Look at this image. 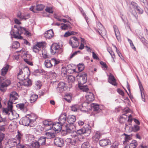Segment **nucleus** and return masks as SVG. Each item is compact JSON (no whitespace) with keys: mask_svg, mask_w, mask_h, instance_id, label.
I'll list each match as a JSON object with an SVG mask.
<instances>
[{"mask_svg":"<svg viewBox=\"0 0 148 148\" xmlns=\"http://www.w3.org/2000/svg\"><path fill=\"white\" fill-rule=\"evenodd\" d=\"M14 28L15 29L12 30L10 32L11 38H12L13 36L16 38L21 39L23 37L21 35L23 34L28 36L31 35V33L25 27L15 25L14 26Z\"/></svg>","mask_w":148,"mask_h":148,"instance_id":"obj_1","label":"nucleus"},{"mask_svg":"<svg viewBox=\"0 0 148 148\" xmlns=\"http://www.w3.org/2000/svg\"><path fill=\"white\" fill-rule=\"evenodd\" d=\"M77 77L79 80L78 84L79 88L83 92H87L89 90L87 86L83 85L86 82L87 74L86 73H82L78 74Z\"/></svg>","mask_w":148,"mask_h":148,"instance_id":"obj_2","label":"nucleus"},{"mask_svg":"<svg viewBox=\"0 0 148 148\" xmlns=\"http://www.w3.org/2000/svg\"><path fill=\"white\" fill-rule=\"evenodd\" d=\"M76 117L74 115L69 116L67 118L66 120L69 124H66L65 125H63L65 127V130L68 133H71L72 132V128L73 123L76 121Z\"/></svg>","mask_w":148,"mask_h":148,"instance_id":"obj_3","label":"nucleus"},{"mask_svg":"<svg viewBox=\"0 0 148 148\" xmlns=\"http://www.w3.org/2000/svg\"><path fill=\"white\" fill-rule=\"evenodd\" d=\"M59 44L55 43L52 45L51 47V52L53 55L56 53L59 54L63 51V49Z\"/></svg>","mask_w":148,"mask_h":148,"instance_id":"obj_4","label":"nucleus"},{"mask_svg":"<svg viewBox=\"0 0 148 148\" xmlns=\"http://www.w3.org/2000/svg\"><path fill=\"white\" fill-rule=\"evenodd\" d=\"M0 82L2 83L0 86V90L2 92H5L6 90V87L10 84L11 82L10 80L1 77H0Z\"/></svg>","mask_w":148,"mask_h":148,"instance_id":"obj_5","label":"nucleus"},{"mask_svg":"<svg viewBox=\"0 0 148 148\" xmlns=\"http://www.w3.org/2000/svg\"><path fill=\"white\" fill-rule=\"evenodd\" d=\"M22 135L18 131V134L16 137V140L15 139H13L12 141L16 143V147L17 148H25V147L22 145L20 143V141L21 139Z\"/></svg>","mask_w":148,"mask_h":148,"instance_id":"obj_6","label":"nucleus"},{"mask_svg":"<svg viewBox=\"0 0 148 148\" xmlns=\"http://www.w3.org/2000/svg\"><path fill=\"white\" fill-rule=\"evenodd\" d=\"M60 62V61L58 60L55 58H52L51 60H46L44 62V64L46 67L50 68L53 66L52 63H54V66H55Z\"/></svg>","mask_w":148,"mask_h":148,"instance_id":"obj_7","label":"nucleus"},{"mask_svg":"<svg viewBox=\"0 0 148 148\" xmlns=\"http://www.w3.org/2000/svg\"><path fill=\"white\" fill-rule=\"evenodd\" d=\"M20 53L22 52V53L23 54V55H21V57L24 60V61L28 64L31 66L33 65V64L31 61L32 60L31 56L29 54H26L23 49L20 50Z\"/></svg>","mask_w":148,"mask_h":148,"instance_id":"obj_8","label":"nucleus"},{"mask_svg":"<svg viewBox=\"0 0 148 148\" xmlns=\"http://www.w3.org/2000/svg\"><path fill=\"white\" fill-rule=\"evenodd\" d=\"M63 125H63L61 124L59 122H56L52 123L51 126V129L55 132L60 130L62 129L63 131H66L64 130L65 129V127L63 126Z\"/></svg>","mask_w":148,"mask_h":148,"instance_id":"obj_9","label":"nucleus"},{"mask_svg":"<svg viewBox=\"0 0 148 148\" xmlns=\"http://www.w3.org/2000/svg\"><path fill=\"white\" fill-rule=\"evenodd\" d=\"M36 121V119H31L27 116L23 117L20 121L19 123L24 126H28L30 123H32Z\"/></svg>","mask_w":148,"mask_h":148,"instance_id":"obj_10","label":"nucleus"},{"mask_svg":"<svg viewBox=\"0 0 148 148\" xmlns=\"http://www.w3.org/2000/svg\"><path fill=\"white\" fill-rule=\"evenodd\" d=\"M29 71V69L27 67H25L22 69H19V72L17 73V78L20 80L23 81L25 79V71Z\"/></svg>","mask_w":148,"mask_h":148,"instance_id":"obj_11","label":"nucleus"},{"mask_svg":"<svg viewBox=\"0 0 148 148\" xmlns=\"http://www.w3.org/2000/svg\"><path fill=\"white\" fill-rule=\"evenodd\" d=\"M69 43L73 48H77L79 45L78 40L75 37L71 38V40L69 41Z\"/></svg>","mask_w":148,"mask_h":148,"instance_id":"obj_12","label":"nucleus"},{"mask_svg":"<svg viewBox=\"0 0 148 148\" xmlns=\"http://www.w3.org/2000/svg\"><path fill=\"white\" fill-rule=\"evenodd\" d=\"M90 132V129L89 127H88L87 126L86 127H84L82 129L77 130L76 132L77 134L79 135H81L85 133L89 134Z\"/></svg>","mask_w":148,"mask_h":148,"instance_id":"obj_13","label":"nucleus"},{"mask_svg":"<svg viewBox=\"0 0 148 148\" xmlns=\"http://www.w3.org/2000/svg\"><path fill=\"white\" fill-rule=\"evenodd\" d=\"M66 84L64 82H60L58 84L56 89L57 91L59 92H61L65 90Z\"/></svg>","mask_w":148,"mask_h":148,"instance_id":"obj_14","label":"nucleus"},{"mask_svg":"<svg viewBox=\"0 0 148 148\" xmlns=\"http://www.w3.org/2000/svg\"><path fill=\"white\" fill-rule=\"evenodd\" d=\"M54 143L57 146L61 147L64 145V142L63 140L61 138L57 137L54 140Z\"/></svg>","mask_w":148,"mask_h":148,"instance_id":"obj_15","label":"nucleus"},{"mask_svg":"<svg viewBox=\"0 0 148 148\" xmlns=\"http://www.w3.org/2000/svg\"><path fill=\"white\" fill-rule=\"evenodd\" d=\"M100 145L101 147H104L111 144V142L108 139H106L100 140L99 142Z\"/></svg>","mask_w":148,"mask_h":148,"instance_id":"obj_16","label":"nucleus"},{"mask_svg":"<svg viewBox=\"0 0 148 148\" xmlns=\"http://www.w3.org/2000/svg\"><path fill=\"white\" fill-rule=\"evenodd\" d=\"M85 97L88 102L93 101L95 99L94 95L93 94L90 92H87L85 95Z\"/></svg>","mask_w":148,"mask_h":148,"instance_id":"obj_17","label":"nucleus"},{"mask_svg":"<svg viewBox=\"0 0 148 148\" xmlns=\"http://www.w3.org/2000/svg\"><path fill=\"white\" fill-rule=\"evenodd\" d=\"M108 81L110 83L114 86H116L117 85L116 79L113 75L111 73H110L109 76Z\"/></svg>","mask_w":148,"mask_h":148,"instance_id":"obj_18","label":"nucleus"},{"mask_svg":"<svg viewBox=\"0 0 148 148\" xmlns=\"http://www.w3.org/2000/svg\"><path fill=\"white\" fill-rule=\"evenodd\" d=\"M18 97V94L16 92H12L10 94L9 100L13 102L17 99Z\"/></svg>","mask_w":148,"mask_h":148,"instance_id":"obj_19","label":"nucleus"},{"mask_svg":"<svg viewBox=\"0 0 148 148\" xmlns=\"http://www.w3.org/2000/svg\"><path fill=\"white\" fill-rule=\"evenodd\" d=\"M54 35V33L52 29L47 30L45 33V36L46 38L48 39L51 38Z\"/></svg>","mask_w":148,"mask_h":148,"instance_id":"obj_20","label":"nucleus"},{"mask_svg":"<svg viewBox=\"0 0 148 148\" xmlns=\"http://www.w3.org/2000/svg\"><path fill=\"white\" fill-rule=\"evenodd\" d=\"M66 116L65 114L61 115L58 119L59 122L61 124L64 125H65L64 123L66 122Z\"/></svg>","mask_w":148,"mask_h":148,"instance_id":"obj_21","label":"nucleus"},{"mask_svg":"<svg viewBox=\"0 0 148 148\" xmlns=\"http://www.w3.org/2000/svg\"><path fill=\"white\" fill-rule=\"evenodd\" d=\"M113 28L116 38L117 39L119 40L120 39V35L119 30L117 27L115 25L113 26Z\"/></svg>","mask_w":148,"mask_h":148,"instance_id":"obj_22","label":"nucleus"},{"mask_svg":"<svg viewBox=\"0 0 148 148\" xmlns=\"http://www.w3.org/2000/svg\"><path fill=\"white\" fill-rule=\"evenodd\" d=\"M9 66V65L7 64L2 69L1 72V75L3 76L5 75L8 71Z\"/></svg>","mask_w":148,"mask_h":148,"instance_id":"obj_23","label":"nucleus"},{"mask_svg":"<svg viewBox=\"0 0 148 148\" xmlns=\"http://www.w3.org/2000/svg\"><path fill=\"white\" fill-rule=\"evenodd\" d=\"M43 124L46 127L50 126V128L48 129V130H50L51 129V126L52 124V122L50 121L45 120L43 121Z\"/></svg>","mask_w":148,"mask_h":148,"instance_id":"obj_24","label":"nucleus"},{"mask_svg":"<svg viewBox=\"0 0 148 148\" xmlns=\"http://www.w3.org/2000/svg\"><path fill=\"white\" fill-rule=\"evenodd\" d=\"M91 107L93 109L94 111L97 113L101 111V110L99 108V106L97 104L92 103L91 104Z\"/></svg>","mask_w":148,"mask_h":148,"instance_id":"obj_25","label":"nucleus"},{"mask_svg":"<svg viewBox=\"0 0 148 148\" xmlns=\"http://www.w3.org/2000/svg\"><path fill=\"white\" fill-rule=\"evenodd\" d=\"M130 19L134 22H136L138 21V15L137 14L135 13V14L132 13L130 16Z\"/></svg>","mask_w":148,"mask_h":148,"instance_id":"obj_26","label":"nucleus"},{"mask_svg":"<svg viewBox=\"0 0 148 148\" xmlns=\"http://www.w3.org/2000/svg\"><path fill=\"white\" fill-rule=\"evenodd\" d=\"M23 83L22 85H23L25 86H28L31 85L32 84L31 81L29 79L27 78L24 79L23 81Z\"/></svg>","mask_w":148,"mask_h":148,"instance_id":"obj_27","label":"nucleus"},{"mask_svg":"<svg viewBox=\"0 0 148 148\" xmlns=\"http://www.w3.org/2000/svg\"><path fill=\"white\" fill-rule=\"evenodd\" d=\"M42 54L44 58H50L51 57V56L49 53H47L45 49L42 50Z\"/></svg>","mask_w":148,"mask_h":148,"instance_id":"obj_28","label":"nucleus"},{"mask_svg":"<svg viewBox=\"0 0 148 148\" xmlns=\"http://www.w3.org/2000/svg\"><path fill=\"white\" fill-rule=\"evenodd\" d=\"M45 137L46 138H47L48 139L53 138L55 137L54 134L53 133L50 132L46 133L45 134Z\"/></svg>","mask_w":148,"mask_h":148,"instance_id":"obj_29","label":"nucleus"},{"mask_svg":"<svg viewBox=\"0 0 148 148\" xmlns=\"http://www.w3.org/2000/svg\"><path fill=\"white\" fill-rule=\"evenodd\" d=\"M46 138L45 137H41L38 139V142L40 145H43L45 144Z\"/></svg>","mask_w":148,"mask_h":148,"instance_id":"obj_30","label":"nucleus"},{"mask_svg":"<svg viewBox=\"0 0 148 148\" xmlns=\"http://www.w3.org/2000/svg\"><path fill=\"white\" fill-rule=\"evenodd\" d=\"M64 99L68 102H70L71 100L72 96L71 94L70 93L66 94L64 95Z\"/></svg>","mask_w":148,"mask_h":148,"instance_id":"obj_31","label":"nucleus"},{"mask_svg":"<svg viewBox=\"0 0 148 148\" xmlns=\"http://www.w3.org/2000/svg\"><path fill=\"white\" fill-rule=\"evenodd\" d=\"M38 98V95L35 94L32 95L31 96L30 99V102L31 103L34 102Z\"/></svg>","mask_w":148,"mask_h":148,"instance_id":"obj_32","label":"nucleus"},{"mask_svg":"<svg viewBox=\"0 0 148 148\" xmlns=\"http://www.w3.org/2000/svg\"><path fill=\"white\" fill-rule=\"evenodd\" d=\"M137 145L138 144L136 141L133 140L129 145V148H136Z\"/></svg>","mask_w":148,"mask_h":148,"instance_id":"obj_33","label":"nucleus"},{"mask_svg":"<svg viewBox=\"0 0 148 148\" xmlns=\"http://www.w3.org/2000/svg\"><path fill=\"white\" fill-rule=\"evenodd\" d=\"M138 85H139V88H140V92H141L142 100L143 101L145 102V99L144 98L143 96V94H142V92L143 90L144 89L143 88V86L142 85V84L141 83V82L140 81H139V82Z\"/></svg>","mask_w":148,"mask_h":148,"instance_id":"obj_34","label":"nucleus"},{"mask_svg":"<svg viewBox=\"0 0 148 148\" xmlns=\"http://www.w3.org/2000/svg\"><path fill=\"white\" fill-rule=\"evenodd\" d=\"M80 106L78 104L74 105L71 106V109L72 111H77V110L80 109Z\"/></svg>","mask_w":148,"mask_h":148,"instance_id":"obj_35","label":"nucleus"},{"mask_svg":"<svg viewBox=\"0 0 148 148\" xmlns=\"http://www.w3.org/2000/svg\"><path fill=\"white\" fill-rule=\"evenodd\" d=\"M101 135L100 132H97L95 133V135L92 137L93 140L97 141L99 140Z\"/></svg>","mask_w":148,"mask_h":148,"instance_id":"obj_36","label":"nucleus"},{"mask_svg":"<svg viewBox=\"0 0 148 148\" xmlns=\"http://www.w3.org/2000/svg\"><path fill=\"white\" fill-rule=\"evenodd\" d=\"M20 46L19 42L17 41H15L12 43V48L14 49H17Z\"/></svg>","mask_w":148,"mask_h":148,"instance_id":"obj_37","label":"nucleus"},{"mask_svg":"<svg viewBox=\"0 0 148 148\" xmlns=\"http://www.w3.org/2000/svg\"><path fill=\"white\" fill-rule=\"evenodd\" d=\"M125 135V137H124V139L125 140L123 141V143L124 144H126L131 139V137L125 134H124Z\"/></svg>","mask_w":148,"mask_h":148,"instance_id":"obj_38","label":"nucleus"},{"mask_svg":"<svg viewBox=\"0 0 148 148\" xmlns=\"http://www.w3.org/2000/svg\"><path fill=\"white\" fill-rule=\"evenodd\" d=\"M12 111L9 110L7 108H3V113L5 114H7L8 115H10V116L11 114V113H10V112Z\"/></svg>","mask_w":148,"mask_h":148,"instance_id":"obj_39","label":"nucleus"},{"mask_svg":"<svg viewBox=\"0 0 148 148\" xmlns=\"http://www.w3.org/2000/svg\"><path fill=\"white\" fill-rule=\"evenodd\" d=\"M31 145L32 147L35 148H39L40 146L38 141H36L35 142H32V143L31 144Z\"/></svg>","mask_w":148,"mask_h":148,"instance_id":"obj_40","label":"nucleus"},{"mask_svg":"<svg viewBox=\"0 0 148 148\" xmlns=\"http://www.w3.org/2000/svg\"><path fill=\"white\" fill-rule=\"evenodd\" d=\"M75 80V77L72 75H69L68 76V80L69 82H73Z\"/></svg>","mask_w":148,"mask_h":148,"instance_id":"obj_41","label":"nucleus"},{"mask_svg":"<svg viewBox=\"0 0 148 148\" xmlns=\"http://www.w3.org/2000/svg\"><path fill=\"white\" fill-rule=\"evenodd\" d=\"M44 7L45 6L42 4H38L36 6V10L38 11L42 10L43 9Z\"/></svg>","mask_w":148,"mask_h":148,"instance_id":"obj_42","label":"nucleus"},{"mask_svg":"<svg viewBox=\"0 0 148 148\" xmlns=\"http://www.w3.org/2000/svg\"><path fill=\"white\" fill-rule=\"evenodd\" d=\"M75 33L73 31H68L65 33L64 35V36L68 37L72 35H75Z\"/></svg>","mask_w":148,"mask_h":148,"instance_id":"obj_43","label":"nucleus"},{"mask_svg":"<svg viewBox=\"0 0 148 148\" xmlns=\"http://www.w3.org/2000/svg\"><path fill=\"white\" fill-rule=\"evenodd\" d=\"M13 101H10L9 100L8 103V109L12 111L13 108L12 103Z\"/></svg>","mask_w":148,"mask_h":148,"instance_id":"obj_44","label":"nucleus"},{"mask_svg":"<svg viewBox=\"0 0 148 148\" xmlns=\"http://www.w3.org/2000/svg\"><path fill=\"white\" fill-rule=\"evenodd\" d=\"M41 49L37 47L36 45H35L33 47V50L34 52L37 53L39 52Z\"/></svg>","mask_w":148,"mask_h":148,"instance_id":"obj_45","label":"nucleus"},{"mask_svg":"<svg viewBox=\"0 0 148 148\" xmlns=\"http://www.w3.org/2000/svg\"><path fill=\"white\" fill-rule=\"evenodd\" d=\"M63 24V25L61 27V28L62 30L67 29L70 27V25L68 24Z\"/></svg>","mask_w":148,"mask_h":148,"instance_id":"obj_46","label":"nucleus"},{"mask_svg":"<svg viewBox=\"0 0 148 148\" xmlns=\"http://www.w3.org/2000/svg\"><path fill=\"white\" fill-rule=\"evenodd\" d=\"M10 112V113H11V114L10 116H12L13 117L12 118L13 119H17L19 116L18 114L15 112H13L12 111Z\"/></svg>","mask_w":148,"mask_h":148,"instance_id":"obj_47","label":"nucleus"},{"mask_svg":"<svg viewBox=\"0 0 148 148\" xmlns=\"http://www.w3.org/2000/svg\"><path fill=\"white\" fill-rule=\"evenodd\" d=\"M23 14H22L20 11H18L17 14V17L21 20H23Z\"/></svg>","mask_w":148,"mask_h":148,"instance_id":"obj_48","label":"nucleus"},{"mask_svg":"<svg viewBox=\"0 0 148 148\" xmlns=\"http://www.w3.org/2000/svg\"><path fill=\"white\" fill-rule=\"evenodd\" d=\"M133 131L134 132H136L140 130V127L137 125H134L132 127Z\"/></svg>","mask_w":148,"mask_h":148,"instance_id":"obj_49","label":"nucleus"},{"mask_svg":"<svg viewBox=\"0 0 148 148\" xmlns=\"http://www.w3.org/2000/svg\"><path fill=\"white\" fill-rule=\"evenodd\" d=\"M30 17V15L29 13H27L23 14V20H26L28 19Z\"/></svg>","mask_w":148,"mask_h":148,"instance_id":"obj_50","label":"nucleus"},{"mask_svg":"<svg viewBox=\"0 0 148 148\" xmlns=\"http://www.w3.org/2000/svg\"><path fill=\"white\" fill-rule=\"evenodd\" d=\"M35 85L36 86L35 87H36L37 89H39L40 88L41 86V83L39 81H37L35 82Z\"/></svg>","mask_w":148,"mask_h":148,"instance_id":"obj_51","label":"nucleus"},{"mask_svg":"<svg viewBox=\"0 0 148 148\" xmlns=\"http://www.w3.org/2000/svg\"><path fill=\"white\" fill-rule=\"evenodd\" d=\"M126 120L125 118H124L123 116H121L119 120V122L121 123H123L125 122Z\"/></svg>","mask_w":148,"mask_h":148,"instance_id":"obj_52","label":"nucleus"},{"mask_svg":"<svg viewBox=\"0 0 148 148\" xmlns=\"http://www.w3.org/2000/svg\"><path fill=\"white\" fill-rule=\"evenodd\" d=\"M45 10L47 12L50 13L52 14L53 13V11L52 10V8L51 7L47 6L46 8L45 9Z\"/></svg>","mask_w":148,"mask_h":148,"instance_id":"obj_53","label":"nucleus"},{"mask_svg":"<svg viewBox=\"0 0 148 148\" xmlns=\"http://www.w3.org/2000/svg\"><path fill=\"white\" fill-rule=\"evenodd\" d=\"M89 147L90 145L89 143L85 142L82 145L81 148H88Z\"/></svg>","mask_w":148,"mask_h":148,"instance_id":"obj_54","label":"nucleus"},{"mask_svg":"<svg viewBox=\"0 0 148 148\" xmlns=\"http://www.w3.org/2000/svg\"><path fill=\"white\" fill-rule=\"evenodd\" d=\"M128 40L130 44L131 47L134 49V51H136V48L134 46L132 41L129 38L128 39Z\"/></svg>","mask_w":148,"mask_h":148,"instance_id":"obj_55","label":"nucleus"},{"mask_svg":"<svg viewBox=\"0 0 148 148\" xmlns=\"http://www.w3.org/2000/svg\"><path fill=\"white\" fill-rule=\"evenodd\" d=\"M49 74L50 76H51L53 79L55 78L57 75L56 73L53 71H50Z\"/></svg>","mask_w":148,"mask_h":148,"instance_id":"obj_56","label":"nucleus"},{"mask_svg":"<svg viewBox=\"0 0 148 148\" xmlns=\"http://www.w3.org/2000/svg\"><path fill=\"white\" fill-rule=\"evenodd\" d=\"M77 68L79 71L81 72L84 70V67L82 64H79L77 65Z\"/></svg>","mask_w":148,"mask_h":148,"instance_id":"obj_57","label":"nucleus"},{"mask_svg":"<svg viewBox=\"0 0 148 148\" xmlns=\"http://www.w3.org/2000/svg\"><path fill=\"white\" fill-rule=\"evenodd\" d=\"M18 52H19V53L18 55H15L14 56V58L16 60H18L19 58V56H21V55H23V54L22 53V52L21 53L20 52V51H18Z\"/></svg>","mask_w":148,"mask_h":148,"instance_id":"obj_58","label":"nucleus"},{"mask_svg":"<svg viewBox=\"0 0 148 148\" xmlns=\"http://www.w3.org/2000/svg\"><path fill=\"white\" fill-rule=\"evenodd\" d=\"M25 105L24 103H19L17 105V107L19 108L21 110H23L24 107Z\"/></svg>","mask_w":148,"mask_h":148,"instance_id":"obj_59","label":"nucleus"},{"mask_svg":"<svg viewBox=\"0 0 148 148\" xmlns=\"http://www.w3.org/2000/svg\"><path fill=\"white\" fill-rule=\"evenodd\" d=\"M138 38L140 40L144 45H145V43H147L145 41V39L144 37H142V36L140 37L139 36H138Z\"/></svg>","mask_w":148,"mask_h":148,"instance_id":"obj_60","label":"nucleus"},{"mask_svg":"<svg viewBox=\"0 0 148 148\" xmlns=\"http://www.w3.org/2000/svg\"><path fill=\"white\" fill-rule=\"evenodd\" d=\"M38 47L41 49V48H43V44L41 42H38L36 45Z\"/></svg>","mask_w":148,"mask_h":148,"instance_id":"obj_61","label":"nucleus"},{"mask_svg":"<svg viewBox=\"0 0 148 148\" xmlns=\"http://www.w3.org/2000/svg\"><path fill=\"white\" fill-rule=\"evenodd\" d=\"M28 140L31 141L34 139V137L33 135L29 134L28 135Z\"/></svg>","mask_w":148,"mask_h":148,"instance_id":"obj_62","label":"nucleus"},{"mask_svg":"<svg viewBox=\"0 0 148 148\" xmlns=\"http://www.w3.org/2000/svg\"><path fill=\"white\" fill-rule=\"evenodd\" d=\"M131 5L135 9H136V8H138V6L137 4L134 2H132Z\"/></svg>","mask_w":148,"mask_h":148,"instance_id":"obj_63","label":"nucleus"},{"mask_svg":"<svg viewBox=\"0 0 148 148\" xmlns=\"http://www.w3.org/2000/svg\"><path fill=\"white\" fill-rule=\"evenodd\" d=\"M136 10L137 11V12L139 14H142L143 12V10L139 6L138 7V8L136 9Z\"/></svg>","mask_w":148,"mask_h":148,"instance_id":"obj_64","label":"nucleus"}]
</instances>
